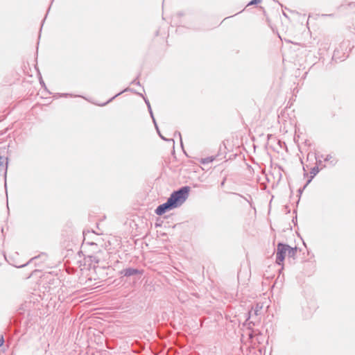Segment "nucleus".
Segmentation results:
<instances>
[{
  "label": "nucleus",
  "mask_w": 355,
  "mask_h": 355,
  "mask_svg": "<svg viewBox=\"0 0 355 355\" xmlns=\"http://www.w3.org/2000/svg\"><path fill=\"white\" fill-rule=\"evenodd\" d=\"M189 191V187H183L179 190L174 191L165 203L157 207L155 213L157 215H162L166 211L180 206L187 200Z\"/></svg>",
  "instance_id": "obj_1"
},
{
  "label": "nucleus",
  "mask_w": 355,
  "mask_h": 355,
  "mask_svg": "<svg viewBox=\"0 0 355 355\" xmlns=\"http://www.w3.org/2000/svg\"><path fill=\"white\" fill-rule=\"evenodd\" d=\"M286 248L287 245L283 244V243H279L277 245V252H276V263L279 265L282 264L286 255L287 254L286 252Z\"/></svg>",
  "instance_id": "obj_2"
},
{
  "label": "nucleus",
  "mask_w": 355,
  "mask_h": 355,
  "mask_svg": "<svg viewBox=\"0 0 355 355\" xmlns=\"http://www.w3.org/2000/svg\"><path fill=\"white\" fill-rule=\"evenodd\" d=\"M122 273L124 276L130 277L139 273V271L137 269L128 268L123 270Z\"/></svg>",
  "instance_id": "obj_3"
},
{
  "label": "nucleus",
  "mask_w": 355,
  "mask_h": 355,
  "mask_svg": "<svg viewBox=\"0 0 355 355\" xmlns=\"http://www.w3.org/2000/svg\"><path fill=\"white\" fill-rule=\"evenodd\" d=\"M286 252L289 257H294L297 253V248H291L287 245Z\"/></svg>",
  "instance_id": "obj_4"
},
{
  "label": "nucleus",
  "mask_w": 355,
  "mask_h": 355,
  "mask_svg": "<svg viewBox=\"0 0 355 355\" xmlns=\"http://www.w3.org/2000/svg\"><path fill=\"white\" fill-rule=\"evenodd\" d=\"M262 309V306H260L259 304H257L254 309H252L251 311H250L249 314L250 315H252L253 314L255 315H259V311Z\"/></svg>",
  "instance_id": "obj_5"
},
{
  "label": "nucleus",
  "mask_w": 355,
  "mask_h": 355,
  "mask_svg": "<svg viewBox=\"0 0 355 355\" xmlns=\"http://www.w3.org/2000/svg\"><path fill=\"white\" fill-rule=\"evenodd\" d=\"M319 172V169L318 167H313L311 171V174L312 177H314Z\"/></svg>",
  "instance_id": "obj_6"
},
{
  "label": "nucleus",
  "mask_w": 355,
  "mask_h": 355,
  "mask_svg": "<svg viewBox=\"0 0 355 355\" xmlns=\"http://www.w3.org/2000/svg\"><path fill=\"white\" fill-rule=\"evenodd\" d=\"M213 160H214V159L212 157H207V158H205L202 160V163L203 164H208L209 162H211Z\"/></svg>",
  "instance_id": "obj_7"
},
{
  "label": "nucleus",
  "mask_w": 355,
  "mask_h": 355,
  "mask_svg": "<svg viewBox=\"0 0 355 355\" xmlns=\"http://www.w3.org/2000/svg\"><path fill=\"white\" fill-rule=\"evenodd\" d=\"M261 1V0H252L249 3V5H254L259 3Z\"/></svg>",
  "instance_id": "obj_8"
},
{
  "label": "nucleus",
  "mask_w": 355,
  "mask_h": 355,
  "mask_svg": "<svg viewBox=\"0 0 355 355\" xmlns=\"http://www.w3.org/2000/svg\"><path fill=\"white\" fill-rule=\"evenodd\" d=\"M146 103L148 105V110H149V112L150 113V115H151L152 118L153 119V112H152V110H151V107H150V103L148 102H147L146 101Z\"/></svg>",
  "instance_id": "obj_9"
},
{
  "label": "nucleus",
  "mask_w": 355,
  "mask_h": 355,
  "mask_svg": "<svg viewBox=\"0 0 355 355\" xmlns=\"http://www.w3.org/2000/svg\"><path fill=\"white\" fill-rule=\"evenodd\" d=\"M4 343V338L3 336H0V347H1Z\"/></svg>",
  "instance_id": "obj_10"
},
{
  "label": "nucleus",
  "mask_w": 355,
  "mask_h": 355,
  "mask_svg": "<svg viewBox=\"0 0 355 355\" xmlns=\"http://www.w3.org/2000/svg\"><path fill=\"white\" fill-rule=\"evenodd\" d=\"M332 158L331 155H327V157L324 159L325 161H329Z\"/></svg>",
  "instance_id": "obj_11"
},
{
  "label": "nucleus",
  "mask_w": 355,
  "mask_h": 355,
  "mask_svg": "<svg viewBox=\"0 0 355 355\" xmlns=\"http://www.w3.org/2000/svg\"><path fill=\"white\" fill-rule=\"evenodd\" d=\"M153 121H154V123H155V126H157V124H155V119L153 118Z\"/></svg>",
  "instance_id": "obj_12"
}]
</instances>
